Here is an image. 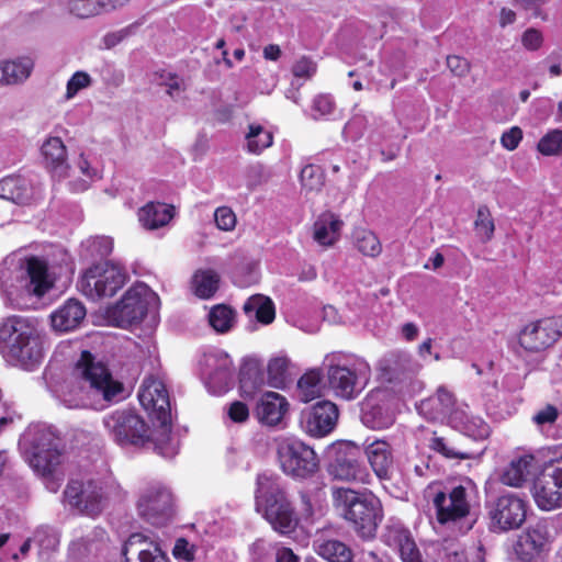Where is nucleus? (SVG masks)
<instances>
[{
  "mask_svg": "<svg viewBox=\"0 0 562 562\" xmlns=\"http://www.w3.org/2000/svg\"><path fill=\"white\" fill-rule=\"evenodd\" d=\"M249 407L241 401H234L227 408L228 418L235 424H244L249 419Z\"/></svg>",
  "mask_w": 562,
  "mask_h": 562,
  "instance_id": "nucleus-53",
  "label": "nucleus"
},
{
  "mask_svg": "<svg viewBox=\"0 0 562 562\" xmlns=\"http://www.w3.org/2000/svg\"><path fill=\"white\" fill-rule=\"evenodd\" d=\"M562 337V317L550 316L530 322L518 335L519 346L529 353L552 347Z\"/></svg>",
  "mask_w": 562,
  "mask_h": 562,
  "instance_id": "nucleus-8",
  "label": "nucleus"
},
{
  "mask_svg": "<svg viewBox=\"0 0 562 562\" xmlns=\"http://www.w3.org/2000/svg\"><path fill=\"white\" fill-rule=\"evenodd\" d=\"M538 460L533 454H522L513 459L504 469L501 482L507 486L521 487L538 471Z\"/></svg>",
  "mask_w": 562,
  "mask_h": 562,
  "instance_id": "nucleus-24",
  "label": "nucleus"
},
{
  "mask_svg": "<svg viewBox=\"0 0 562 562\" xmlns=\"http://www.w3.org/2000/svg\"><path fill=\"white\" fill-rule=\"evenodd\" d=\"M255 506L276 532L289 536L295 531L299 517L278 475H257Z\"/></svg>",
  "mask_w": 562,
  "mask_h": 562,
  "instance_id": "nucleus-2",
  "label": "nucleus"
},
{
  "mask_svg": "<svg viewBox=\"0 0 562 562\" xmlns=\"http://www.w3.org/2000/svg\"><path fill=\"white\" fill-rule=\"evenodd\" d=\"M85 317V305L76 299H69L52 314V326L58 331H70L76 329Z\"/></svg>",
  "mask_w": 562,
  "mask_h": 562,
  "instance_id": "nucleus-25",
  "label": "nucleus"
},
{
  "mask_svg": "<svg viewBox=\"0 0 562 562\" xmlns=\"http://www.w3.org/2000/svg\"><path fill=\"white\" fill-rule=\"evenodd\" d=\"M150 290L145 283L131 286L120 302L109 308L110 317L120 327L126 328L140 323L148 311Z\"/></svg>",
  "mask_w": 562,
  "mask_h": 562,
  "instance_id": "nucleus-9",
  "label": "nucleus"
},
{
  "mask_svg": "<svg viewBox=\"0 0 562 562\" xmlns=\"http://www.w3.org/2000/svg\"><path fill=\"white\" fill-rule=\"evenodd\" d=\"M442 562H465L467 558L462 550L453 546L443 549V555H440Z\"/></svg>",
  "mask_w": 562,
  "mask_h": 562,
  "instance_id": "nucleus-60",
  "label": "nucleus"
},
{
  "mask_svg": "<svg viewBox=\"0 0 562 562\" xmlns=\"http://www.w3.org/2000/svg\"><path fill=\"white\" fill-rule=\"evenodd\" d=\"M246 140L247 150L250 154L258 155L272 145L273 135L271 132L267 131L262 125L252 123L248 126Z\"/></svg>",
  "mask_w": 562,
  "mask_h": 562,
  "instance_id": "nucleus-42",
  "label": "nucleus"
},
{
  "mask_svg": "<svg viewBox=\"0 0 562 562\" xmlns=\"http://www.w3.org/2000/svg\"><path fill=\"white\" fill-rule=\"evenodd\" d=\"M547 544V529L544 526L538 524L533 527H529L518 537L514 550L520 561L533 562L546 551Z\"/></svg>",
  "mask_w": 562,
  "mask_h": 562,
  "instance_id": "nucleus-21",
  "label": "nucleus"
},
{
  "mask_svg": "<svg viewBox=\"0 0 562 562\" xmlns=\"http://www.w3.org/2000/svg\"><path fill=\"white\" fill-rule=\"evenodd\" d=\"M221 277L213 269H200L192 277V289L196 297L212 299L220 289Z\"/></svg>",
  "mask_w": 562,
  "mask_h": 562,
  "instance_id": "nucleus-35",
  "label": "nucleus"
},
{
  "mask_svg": "<svg viewBox=\"0 0 562 562\" xmlns=\"http://www.w3.org/2000/svg\"><path fill=\"white\" fill-rule=\"evenodd\" d=\"M476 232L483 236L484 241L493 238L495 225L491 211L486 205H480L474 222Z\"/></svg>",
  "mask_w": 562,
  "mask_h": 562,
  "instance_id": "nucleus-47",
  "label": "nucleus"
},
{
  "mask_svg": "<svg viewBox=\"0 0 562 562\" xmlns=\"http://www.w3.org/2000/svg\"><path fill=\"white\" fill-rule=\"evenodd\" d=\"M209 324L217 333L229 331L236 322V311L226 304L214 305L209 313Z\"/></svg>",
  "mask_w": 562,
  "mask_h": 562,
  "instance_id": "nucleus-40",
  "label": "nucleus"
},
{
  "mask_svg": "<svg viewBox=\"0 0 562 562\" xmlns=\"http://www.w3.org/2000/svg\"><path fill=\"white\" fill-rule=\"evenodd\" d=\"M411 367V358L403 352H394L380 361L379 370L381 376L387 382L397 381Z\"/></svg>",
  "mask_w": 562,
  "mask_h": 562,
  "instance_id": "nucleus-38",
  "label": "nucleus"
},
{
  "mask_svg": "<svg viewBox=\"0 0 562 562\" xmlns=\"http://www.w3.org/2000/svg\"><path fill=\"white\" fill-rule=\"evenodd\" d=\"M548 472L558 482L559 487L562 488V456L550 462Z\"/></svg>",
  "mask_w": 562,
  "mask_h": 562,
  "instance_id": "nucleus-62",
  "label": "nucleus"
},
{
  "mask_svg": "<svg viewBox=\"0 0 562 562\" xmlns=\"http://www.w3.org/2000/svg\"><path fill=\"white\" fill-rule=\"evenodd\" d=\"M91 85V77L85 71H76L67 82L66 98H74L81 89Z\"/></svg>",
  "mask_w": 562,
  "mask_h": 562,
  "instance_id": "nucleus-52",
  "label": "nucleus"
},
{
  "mask_svg": "<svg viewBox=\"0 0 562 562\" xmlns=\"http://www.w3.org/2000/svg\"><path fill=\"white\" fill-rule=\"evenodd\" d=\"M45 165L52 171H63L67 166V150L59 137H49L42 146Z\"/></svg>",
  "mask_w": 562,
  "mask_h": 562,
  "instance_id": "nucleus-37",
  "label": "nucleus"
},
{
  "mask_svg": "<svg viewBox=\"0 0 562 562\" xmlns=\"http://www.w3.org/2000/svg\"><path fill=\"white\" fill-rule=\"evenodd\" d=\"M335 103L327 94H318L313 101V110L319 115H327L333 113Z\"/></svg>",
  "mask_w": 562,
  "mask_h": 562,
  "instance_id": "nucleus-59",
  "label": "nucleus"
},
{
  "mask_svg": "<svg viewBox=\"0 0 562 562\" xmlns=\"http://www.w3.org/2000/svg\"><path fill=\"white\" fill-rule=\"evenodd\" d=\"M521 43L526 49L537 50L541 47L543 37L539 30L530 27L524 32Z\"/></svg>",
  "mask_w": 562,
  "mask_h": 562,
  "instance_id": "nucleus-55",
  "label": "nucleus"
},
{
  "mask_svg": "<svg viewBox=\"0 0 562 562\" xmlns=\"http://www.w3.org/2000/svg\"><path fill=\"white\" fill-rule=\"evenodd\" d=\"M315 552L328 562H352V550L337 539L317 540L314 542Z\"/></svg>",
  "mask_w": 562,
  "mask_h": 562,
  "instance_id": "nucleus-36",
  "label": "nucleus"
},
{
  "mask_svg": "<svg viewBox=\"0 0 562 562\" xmlns=\"http://www.w3.org/2000/svg\"><path fill=\"white\" fill-rule=\"evenodd\" d=\"M456 405V397L452 392L443 386L438 387L435 395L422 401L419 412L431 420L442 419L448 416Z\"/></svg>",
  "mask_w": 562,
  "mask_h": 562,
  "instance_id": "nucleus-28",
  "label": "nucleus"
},
{
  "mask_svg": "<svg viewBox=\"0 0 562 562\" xmlns=\"http://www.w3.org/2000/svg\"><path fill=\"white\" fill-rule=\"evenodd\" d=\"M382 541L396 550L403 562H423L422 554L409 530L400 522L385 526L381 536Z\"/></svg>",
  "mask_w": 562,
  "mask_h": 562,
  "instance_id": "nucleus-19",
  "label": "nucleus"
},
{
  "mask_svg": "<svg viewBox=\"0 0 562 562\" xmlns=\"http://www.w3.org/2000/svg\"><path fill=\"white\" fill-rule=\"evenodd\" d=\"M172 494L165 485L155 483L148 485L137 502L139 515L154 526H161L172 513Z\"/></svg>",
  "mask_w": 562,
  "mask_h": 562,
  "instance_id": "nucleus-12",
  "label": "nucleus"
},
{
  "mask_svg": "<svg viewBox=\"0 0 562 562\" xmlns=\"http://www.w3.org/2000/svg\"><path fill=\"white\" fill-rule=\"evenodd\" d=\"M122 555L128 562V555H136L139 562H170L159 544L143 533H132L122 548Z\"/></svg>",
  "mask_w": 562,
  "mask_h": 562,
  "instance_id": "nucleus-22",
  "label": "nucleus"
},
{
  "mask_svg": "<svg viewBox=\"0 0 562 562\" xmlns=\"http://www.w3.org/2000/svg\"><path fill=\"white\" fill-rule=\"evenodd\" d=\"M352 236L356 248L363 256L375 258L381 254V241L373 232L367 228H357L353 231Z\"/></svg>",
  "mask_w": 562,
  "mask_h": 562,
  "instance_id": "nucleus-43",
  "label": "nucleus"
},
{
  "mask_svg": "<svg viewBox=\"0 0 562 562\" xmlns=\"http://www.w3.org/2000/svg\"><path fill=\"white\" fill-rule=\"evenodd\" d=\"M239 392L244 398L254 396L265 385V373L256 361H245L239 369Z\"/></svg>",
  "mask_w": 562,
  "mask_h": 562,
  "instance_id": "nucleus-30",
  "label": "nucleus"
},
{
  "mask_svg": "<svg viewBox=\"0 0 562 562\" xmlns=\"http://www.w3.org/2000/svg\"><path fill=\"white\" fill-rule=\"evenodd\" d=\"M172 553L175 558L182 559L188 562L194 560V549L186 538L177 539Z\"/></svg>",
  "mask_w": 562,
  "mask_h": 562,
  "instance_id": "nucleus-57",
  "label": "nucleus"
},
{
  "mask_svg": "<svg viewBox=\"0 0 562 562\" xmlns=\"http://www.w3.org/2000/svg\"><path fill=\"white\" fill-rule=\"evenodd\" d=\"M333 501L344 519L363 540L373 539L383 518L380 499L368 491H355L348 487L333 488Z\"/></svg>",
  "mask_w": 562,
  "mask_h": 562,
  "instance_id": "nucleus-3",
  "label": "nucleus"
},
{
  "mask_svg": "<svg viewBox=\"0 0 562 562\" xmlns=\"http://www.w3.org/2000/svg\"><path fill=\"white\" fill-rule=\"evenodd\" d=\"M337 419L336 404L330 401H319L303 413L302 424L310 436L321 438L335 428Z\"/></svg>",
  "mask_w": 562,
  "mask_h": 562,
  "instance_id": "nucleus-16",
  "label": "nucleus"
},
{
  "mask_svg": "<svg viewBox=\"0 0 562 562\" xmlns=\"http://www.w3.org/2000/svg\"><path fill=\"white\" fill-rule=\"evenodd\" d=\"M544 156H554L562 153V130L555 128L543 135L537 145Z\"/></svg>",
  "mask_w": 562,
  "mask_h": 562,
  "instance_id": "nucleus-46",
  "label": "nucleus"
},
{
  "mask_svg": "<svg viewBox=\"0 0 562 562\" xmlns=\"http://www.w3.org/2000/svg\"><path fill=\"white\" fill-rule=\"evenodd\" d=\"M0 198L15 204H29L33 198L32 187L21 176H8L0 180Z\"/></svg>",
  "mask_w": 562,
  "mask_h": 562,
  "instance_id": "nucleus-29",
  "label": "nucleus"
},
{
  "mask_svg": "<svg viewBox=\"0 0 562 562\" xmlns=\"http://www.w3.org/2000/svg\"><path fill=\"white\" fill-rule=\"evenodd\" d=\"M402 335L407 341H413L418 336V327L414 323H406L402 326Z\"/></svg>",
  "mask_w": 562,
  "mask_h": 562,
  "instance_id": "nucleus-63",
  "label": "nucleus"
},
{
  "mask_svg": "<svg viewBox=\"0 0 562 562\" xmlns=\"http://www.w3.org/2000/svg\"><path fill=\"white\" fill-rule=\"evenodd\" d=\"M0 353L10 363L33 367L43 358L40 331L33 321L12 315L0 324Z\"/></svg>",
  "mask_w": 562,
  "mask_h": 562,
  "instance_id": "nucleus-1",
  "label": "nucleus"
},
{
  "mask_svg": "<svg viewBox=\"0 0 562 562\" xmlns=\"http://www.w3.org/2000/svg\"><path fill=\"white\" fill-rule=\"evenodd\" d=\"M173 215V206L161 202H148L138 211V220L146 229L167 225Z\"/></svg>",
  "mask_w": 562,
  "mask_h": 562,
  "instance_id": "nucleus-31",
  "label": "nucleus"
},
{
  "mask_svg": "<svg viewBox=\"0 0 562 562\" xmlns=\"http://www.w3.org/2000/svg\"><path fill=\"white\" fill-rule=\"evenodd\" d=\"M522 139V131L518 126H514L509 128L507 132H504L501 137V143L503 147L508 150H514L518 147L520 140Z\"/></svg>",
  "mask_w": 562,
  "mask_h": 562,
  "instance_id": "nucleus-56",
  "label": "nucleus"
},
{
  "mask_svg": "<svg viewBox=\"0 0 562 562\" xmlns=\"http://www.w3.org/2000/svg\"><path fill=\"white\" fill-rule=\"evenodd\" d=\"M64 498L71 507L88 515L94 516L101 512V488L92 480H70L64 491Z\"/></svg>",
  "mask_w": 562,
  "mask_h": 562,
  "instance_id": "nucleus-15",
  "label": "nucleus"
},
{
  "mask_svg": "<svg viewBox=\"0 0 562 562\" xmlns=\"http://www.w3.org/2000/svg\"><path fill=\"white\" fill-rule=\"evenodd\" d=\"M327 471L334 480L345 482L368 484L371 477L367 467L353 453L337 454Z\"/></svg>",
  "mask_w": 562,
  "mask_h": 562,
  "instance_id": "nucleus-20",
  "label": "nucleus"
},
{
  "mask_svg": "<svg viewBox=\"0 0 562 562\" xmlns=\"http://www.w3.org/2000/svg\"><path fill=\"white\" fill-rule=\"evenodd\" d=\"M327 381L334 394L344 400H353L363 390L356 369L339 363L328 366Z\"/></svg>",
  "mask_w": 562,
  "mask_h": 562,
  "instance_id": "nucleus-17",
  "label": "nucleus"
},
{
  "mask_svg": "<svg viewBox=\"0 0 562 562\" xmlns=\"http://www.w3.org/2000/svg\"><path fill=\"white\" fill-rule=\"evenodd\" d=\"M447 67L457 77H465L471 70L470 61L458 55L447 56Z\"/></svg>",
  "mask_w": 562,
  "mask_h": 562,
  "instance_id": "nucleus-54",
  "label": "nucleus"
},
{
  "mask_svg": "<svg viewBox=\"0 0 562 562\" xmlns=\"http://www.w3.org/2000/svg\"><path fill=\"white\" fill-rule=\"evenodd\" d=\"M429 447L440 453L442 457L447 459H460V460H467L471 458V454L468 452H462L459 450H456L452 447H449L446 442V439L442 437H432L431 442Z\"/></svg>",
  "mask_w": 562,
  "mask_h": 562,
  "instance_id": "nucleus-49",
  "label": "nucleus"
},
{
  "mask_svg": "<svg viewBox=\"0 0 562 562\" xmlns=\"http://www.w3.org/2000/svg\"><path fill=\"white\" fill-rule=\"evenodd\" d=\"M89 251L92 257L108 258L113 251V239L108 236H97L90 241Z\"/></svg>",
  "mask_w": 562,
  "mask_h": 562,
  "instance_id": "nucleus-51",
  "label": "nucleus"
},
{
  "mask_svg": "<svg viewBox=\"0 0 562 562\" xmlns=\"http://www.w3.org/2000/svg\"><path fill=\"white\" fill-rule=\"evenodd\" d=\"M532 496L537 506L542 510L562 507V488L549 472H543L535 480Z\"/></svg>",
  "mask_w": 562,
  "mask_h": 562,
  "instance_id": "nucleus-23",
  "label": "nucleus"
},
{
  "mask_svg": "<svg viewBox=\"0 0 562 562\" xmlns=\"http://www.w3.org/2000/svg\"><path fill=\"white\" fill-rule=\"evenodd\" d=\"M431 502L440 525L457 522L470 515L469 493L463 485L453 486L448 491H437Z\"/></svg>",
  "mask_w": 562,
  "mask_h": 562,
  "instance_id": "nucleus-11",
  "label": "nucleus"
},
{
  "mask_svg": "<svg viewBox=\"0 0 562 562\" xmlns=\"http://www.w3.org/2000/svg\"><path fill=\"white\" fill-rule=\"evenodd\" d=\"M61 452L53 439L38 440L32 447L30 464L35 472L48 480L47 488L57 492L59 483L55 480L54 473L60 464Z\"/></svg>",
  "mask_w": 562,
  "mask_h": 562,
  "instance_id": "nucleus-13",
  "label": "nucleus"
},
{
  "mask_svg": "<svg viewBox=\"0 0 562 562\" xmlns=\"http://www.w3.org/2000/svg\"><path fill=\"white\" fill-rule=\"evenodd\" d=\"M74 373L102 397L111 402L123 392V384L113 379L109 368L89 351L83 350L74 367Z\"/></svg>",
  "mask_w": 562,
  "mask_h": 562,
  "instance_id": "nucleus-7",
  "label": "nucleus"
},
{
  "mask_svg": "<svg viewBox=\"0 0 562 562\" xmlns=\"http://www.w3.org/2000/svg\"><path fill=\"white\" fill-rule=\"evenodd\" d=\"M103 425L111 439L121 448L136 449L154 447L160 456H168L167 441L154 438L150 425L132 409H116L103 417Z\"/></svg>",
  "mask_w": 562,
  "mask_h": 562,
  "instance_id": "nucleus-4",
  "label": "nucleus"
},
{
  "mask_svg": "<svg viewBox=\"0 0 562 562\" xmlns=\"http://www.w3.org/2000/svg\"><path fill=\"white\" fill-rule=\"evenodd\" d=\"M300 557L296 555L291 548L281 547L276 552V562H300Z\"/></svg>",
  "mask_w": 562,
  "mask_h": 562,
  "instance_id": "nucleus-61",
  "label": "nucleus"
},
{
  "mask_svg": "<svg viewBox=\"0 0 562 562\" xmlns=\"http://www.w3.org/2000/svg\"><path fill=\"white\" fill-rule=\"evenodd\" d=\"M130 0H70L69 12L77 18L88 19L125 7Z\"/></svg>",
  "mask_w": 562,
  "mask_h": 562,
  "instance_id": "nucleus-27",
  "label": "nucleus"
},
{
  "mask_svg": "<svg viewBox=\"0 0 562 562\" xmlns=\"http://www.w3.org/2000/svg\"><path fill=\"white\" fill-rule=\"evenodd\" d=\"M369 463L380 480H390L393 467L391 446L384 440H375L366 448Z\"/></svg>",
  "mask_w": 562,
  "mask_h": 562,
  "instance_id": "nucleus-26",
  "label": "nucleus"
},
{
  "mask_svg": "<svg viewBox=\"0 0 562 562\" xmlns=\"http://www.w3.org/2000/svg\"><path fill=\"white\" fill-rule=\"evenodd\" d=\"M559 416L558 408L548 404L544 408L540 409L533 417L537 425L553 424Z\"/></svg>",
  "mask_w": 562,
  "mask_h": 562,
  "instance_id": "nucleus-58",
  "label": "nucleus"
},
{
  "mask_svg": "<svg viewBox=\"0 0 562 562\" xmlns=\"http://www.w3.org/2000/svg\"><path fill=\"white\" fill-rule=\"evenodd\" d=\"M280 468L294 479H307L318 471L319 461L314 449L299 439L285 438L278 443Z\"/></svg>",
  "mask_w": 562,
  "mask_h": 562,
  "instance_id": "nucleus-6",
  "label": "nucleus"
},
{
  "mask_svg": "<svg viewBox=\"0 0 562 562\" xmlns=\"http://www.w3.org/2000/svg\"><path fill=\"white\" fill-rule=\"evenodd\" d=\"M289 361L284 357H278L268 363V380L273 387H282L286 382Z\"/></svg>",
  "mask_w": 562,
  "mask_h": 562,
  "instance_id": "nucleus-45",
  "label": "nucleus"
},
{
  "mask_svg": "<svg viewBox=\"0 0 562 562\" xmlns=\"http://www.w3.org/2000/svg\"><path fill=\"white\" fill-rule=\"evenodd\" d=\"M325 176L322 168L317 165L310 164L303 167L300 173V182L304 190L319 191L324 186Z\"/></svg>",
  "mask_w": 562,
  "mask_h": 562,
  "instance_id": "nucleus-44",
  "label": "nucleus"
},
{
  "mask_svg": "<svg viewBox=\"0 0 562 562\" xmlns=\"http://www.w3.org/2000/svg\"><path fill=\"white\" fill-rule=\"evenodd\" d=\"M289 408L290 404L283 395L269 391L263 393L257 402L254 415L261 426L276 428L281 425Z\"/></svg>",
  "mask_w": 562,
  "mask_h": 562,
  "instance_id": "nucleus-18",
  "label": "nucleus"
},
{
  "mask_svg": "<svg viewBox=\"0 0 562 562\" xmlns=\"http://www.w3.org/2000/svg\"><path fill=\"white\" fill-rule=\"evenodd\" d=\"M126 278L121 266L104 260L86 269L77 286L86 297L95 301L115 295L125 284Z\"/></svg>",
  "mask_w": 562,
  "mask_h": 562,
  "instance_id": "nucleus-5",
  "label": "nucleus"
},
{
  "mask_svg": "<svg viewBox=\"0 0 562 562\" xmlns=\"http://www.w3.org/2000/svg\"><path fill=\"white\" fill-rule=\"evenodd\" d=\"M322 372L319 370H310L305 372L297 381V394L302 402L308 403L321 396Z\"/></svg>",
  "mask_w": 562,
  "mask_h": 562,
  "instance_id": "nucleus-41",
  "label": "nucleus"
},
{
  "mask_svg": "<svg viewBox=\"0 0 562 562\" xmlns=\"http://www.w3.org/2000/svg\"><path fill=\"white\" fill-rule=\"evenodd\" d=\"M281 56V49L279 45L269 44L263 48V57L268 60H278Z\"/></svg>",
  "mask_w": 562,
  "mask_h": 562,
  "instance_id": "nucleus-64",
  "label": "nucleus"
},
{
  "mask_svg": "<svg viewBox=\"0 0 562 562\" xmlns=\"http://www.w3.org/2000/svg\"><path fill=\"white\" fill-rule=\"evenodd\" d=\"M490 514L501 530L518 529L526 520L527 503L515 494H504L495 501Z\"/></svg>",
  "mask_w": 562,
  "mask_h": 562,
  "instance_id": "nucleus-14",
  "label": "nucleus"
},
{
  "mask_svg": "<svg viewBox=\"0 0 562 562\" xmlns=\"http://www.w3.org/2000/svg\"><path fill=\"white\" fill-rule=\"evenodd\" d=\"M138 398L148 414L160 423L165 432L171 431L170 397L165 383L156 378L144 380Z\"/></svg>",
  "mask_w": 562,
  "mask_h": 562,
  "instance_id": "nucleus-10",
  "label": "nucleus"
},
{
  "mask_svg": "<svg viewBox=\"0 0 562 562\" xmlns=\"http://www.w3.org/2000/svg\"><path fill=\"white\" fill-rule=\"evenodd\" d=\"M26 273L30 279L27 291L37 297L43 296L52 288L48 281V267L44 260L34 256L29 258Z\"/></svg>",
  "mask_w": 562,
  "mask_h": 562,
  "instance_id": "nucleus-33",
  "label": "nucleus"
},
{
  "mask_svg": "<svg viewBox=\"0 0 562 562\" xmlns=\"http://www.w3.org/2000/svg\"><path fill=\"white\" fill-rule=\"evenodd\" d=\"M243 311L250 316L255 313V318L262 325L271 324L276 318V306L273 301L263 294H254L244 303Z\"/></svg>",
  "mask_w": 562,
  "mask_h": 562,
  "instance_id": "nucleus-34",
  "label": "nucleus"
},
{
  "mask_svg": "<svg viewBox=\"0 0 562 562\" xmlns=\"http://www.w3.org/2000/svg\"><path fill=\"white\" fill-rule=\"evenodd\" d=\"M216 227L224 232H231L236 227L237 218L234 211L228 206H220L214 212Z\"/></svg>",
  "mask_w": 562,
  "mask_h": 562,
  "instance_id": "nucleus-50",
  "label": "nucleus"
},
{
  "mask_svg": "<svg viewBox=\"0 0 562 562\" xmlns=\"http://www.w3.org/2000/svg\"><path fill=\"white\" fill-rule=\"evenodd\" d=\"M342 224V221L333 212L322 213L313 225L314 239L323 246L334 245L339 238Z\"/></svg>",
  "mask_w": 562,
  "mask_h": 562,
  "instance_id": "nucleus-32",
  "label": "nucleus"
},
{
  "mask_svg": "<svg viewBox=\"0 0 562 562\" xmlns=\"http://www.w3.org/2000/svg\"><path fill=\"white\" fill-rule=\"evenodd\" d=\"M33 63L30 58H22L0 64V82L14 85L29 78Z\"/></svg>",
  "mask_w": 562,
  "mask_h": 562,
  "instance_id": "nucleus-39",
  "label": "nucleus"
},
{
  "mask_svg": "<svg viewBox=\"0 0 562 562\" xmlns=\"http://www.w3.org/2000/svg\"><path fill=\"white\" fill-rule=\"evenodd\" d=\"M291 71L295 78L310 80L317 72V64L310 56H301L292 65Z\"/></svg>",
  "mask_w": 562,
  "mask_h": 562,
  "instance_id": "nucleus-48",
  "label": "nucleus"
}]
</instances>
